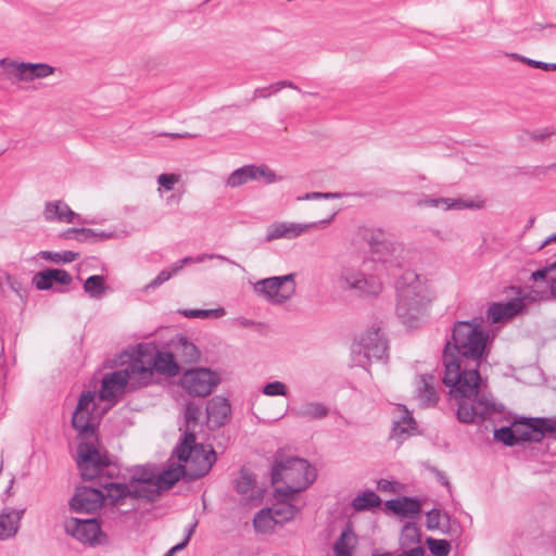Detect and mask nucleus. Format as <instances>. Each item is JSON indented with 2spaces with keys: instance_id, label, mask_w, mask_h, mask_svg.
Masks as SVG:
<instances>
[{
  "instance_id": "1",
  "label": "nucleus",
  "mask_w": 556,
  "mask_h": 556,
  "mask_svg": "<svg viewBox=\"0 0 556 556\" xmlns=\"http://www.w3.org/2000/svg\"><path fill=\"white\" fill-rule=\"evenodd\" d=\"M488 341L489 332L480 319L459 320L443 350L442 381L450 388L448 401L457 406V418L464 424L491 419L504 412V405L486 392L479 372Z\"/></svg>"
},
{
  "instance_id": "2",
  "label": "nucleus",
  "mask_w": 556,
  "mask_h": 556,
  "mask_svg": "<svg viewBox=\"0 0 556 556\" xmlns=\"http://www.w3.org/2000/svg\"><path fill=\"white\" fill-rule=\"evenodd\" d=\"M317 473L307 460L299 457L280 458L276 456L271 467V483L283 482L276 488L278 496H290L307 489L316 479Z\"/></svg>"
},
{
  "instance_id": "3",
  "label": "nucleus",
  "mask_w": 556,
  "mask_h": 556,
  "mask_svg": "<svg viewBox=\"0 0 556 556\" xmlns=\"http://www.w3.org/2000/svg\"><path fill=\"white\" fill-rule=\"evenodd\" d=\"M428 303L419 276L413 270L405 271L397 282V317L407 327H415Z\"/></svg>"
},
{
  "instance_id": "4",
  "label": "nucleus",
  "mask_w": 556,
  "mask_h": 556,
  "mask_svg": "<svg viewBox=\"0 0 556 556\" xmlns=\"http://www.w3.org/2000/svg\"><path fill=\"white\" fill-rule=\"evenodd\" d=\"M173 457H176L179 463H184L181 465L186 478L189 480H197L205 476L216 462L214 448L198 444L194 433L188 430L185 431L182 440L174 448L169 462Z\"/></svg>"
},
{
  "instance_id": "5",
  "label": "nucleus",
  "mask_w": 556,
  "mask_h": 556,
  "mask_svg": "<svg viewBox=\"0 0 556 556\" xmlns=\"http://www.w3.org/2000/svg\"><path fill=\"white\" fill-rule=\"evenodd\" d=\"M77 466L84 480H92L100 476L113 477L118 468L106 452L99 448V440H83L77 446Z\"/></svg>"
},
{
  "instance_id": "6",
  "label": "nucleus",
  "mask_w": 556,
  "mask_h": 556,
  "mask_svg": "<svg viewBox=\"0 0 556 556\" xmlns=\"http://www.w3.org/2000/svg\"><path fill=\"white\" fill-rule=\"evenodd\" d=\"M295 274L261 279L253 285V291L273 305H281L295 293Z\"/></svg>"
},
{
  "instance_id": "7",
  "label": "nucleus",
  "mask_w": 556,
  "mask_h": 556,
  "mask_svg": "<svg viewBox=\"0 0 556 556\" xmlns=\"http://www.w3.org/2000/svg\"><path fill=\"white\" fill-rule=\"evenodd\" d=\"M388 343L379 327H372L363 333L352 352L357 354L355 359L358 366L366 367L369 362L387 358Z\"/></svg>"
},
{
  "instance_id": "8",
  "label": "nucleus",
  "mask_w": 556,
  "mask_h": 556,
  "mask_svg": "<svg viewBox=\"0 0 556 556\" xmlns=\"http://www.w3.org/2000/svg\"><path fill=\"white\" fill-rule=\"evenodd\" d=\"M151 359V353L146 351L144 344H139L132 352L128 365L122 369L124 375H127L130 390H137L152 383L154 372Z\"/></svg>"
},
{
  "instance_id": "9",
  "label": "nucleus",
  "mask_w": 556,
  "mask_h": 556,
  "mask_svg": "<svg viewBox=\"0 0 556 556\" xmlns=\"http://www.w3.org/2000/svg\"><path fill=\"white\" fill-rule=\"evenodd\" d=\"M220 378L216 371L208 368H193L184 372L180 387L190 396L205 397L219 384Z\"/></svg>"
},
{
  "instance_id": "10",
  "label": "nucleus",
  "mask_w": 556,
  "mask_h": 556,
  "mask_svg": "<svg viewBox=\"0 0 556 556\" xmlns=\"http://www.w3.org/2000/svg\"><path fill=\"white\" fill-rule=\"evenodd\" d=\"M0 67L9 77L13 76L21 81L46 78L55 71L53 66L46 63L15 62L8 59L0 60Z\"/></svg>"
},
{
  "instance_id": "11",
  "label": "nucleus",
  "mask_w": 556,
  "mask_h": 556,
  "mask_svg": "<svg viewBox=\"0 0 556 556\" xmlns=\"http://www.w3.org/2000/svg\"><path fill=\"white\" fill-rule=\"evenodd\" d=\"M514 427L520 442H539L545 434H556L555 418H522L515 421Z\"/></svg>"
},
{
  "instance_id": "12",
  "label": "nucleus",
  "mask_w": 556,
  "mask_h": 556,
  "mask_svg": "<svg viewBox=\"0 0 556 556\" xmlns=\"http://www.w3.org/2000/svg\"><path fill=\"white\" fill-rule=\"evenodd\" d=\"M333 216L313 223H288V222H276L268 225L266 229L265 241L271 242L278 239H295L309 229L323 227L328 225L332 220Z\"/></svg>"
},
{
  "instance_id": "13",
  "label": "nucleus",
  "mask_w": 556,
  "mask_h": 556,
  "mask_svg": "<svg viewBox=\"0 0 556 556\" xmlns=\"http://www.w3.org/2000/svg\"><path fill=\"white\" fill-rule=\"evenodd\" d=\"M180 478H186L182 465L180 463H172L168 465L167 469L160 473H155L152 488H146L141 492L139 491V494L142 495V498L155 501L162 491L170 489L180 480Z\"/></svg>"
},
{
  "instance_id": "14",
  "label": "nucleus",
  "mask_w": 556,
  "mask_h": 556,
  "mask_svg": "<svg viewBox=\"0 0 556 556\" xmlns=\"http://www.w3.org/2000/svg\"><path fill=\"white\" fill-rule=\"evenodd\" d=\"M339 281L345 289L356 290L366 294H377L381 285L372 277L352 266H344L341 269Z\"/></svg>"
},
{
  "instance_id": "15",
  "label": "nucleus",
  "mask_w": 556,
  "mask_h": 556,
  "mask_svg": "<svg viewBox=\"0 0 556 556\" xmlns=\"http://www.w3.org/2000/svg\"><path fill=\"white\" fill-rule=\"evenodd\" d=\"M264 180L267 184L277 181L276 174L267 166L244 165L235 169L227 178L226 185L231 188H238L250 181Z\"/></svg>"
},
{
  "instance_id": "16",
  "label": "nucleus",
  "mask_w": 556,
  "mask_h": 556,
  "mask_svg": "<svg viewBox=\"0 0 556 556\" xmlns=\"http://www.w3.org/2000/svg\"><path fill=\"white\" fill-rule=\"evenodd\" d=\"M104 500V492L90 486H79L71 500V508L76 513L91 514L98 510Z\"/></svg>"
},
{
  "instance_id": "17",
  "label": "nucleus",
  "mask_w": 556,
  "mask_h": 556,
  "mask_svg": "<svg viewBox=\"0 0 556 556\" xmlns=\"http://www.w3.org/2000/svg\"><path fill=\"white\" fill-rule=\"evenodd\" d=\"M65 530L83 543L93 544L101 534V527L96 519L71 518L65 522Z\"/></svg>"
},
{
  "instance_id": "18",
  "label": "nucleus",
  "mask_w": 556,
  "mask_h": 556,
  "mask_svg": "<svg viewBox=\"0 0 556 556\" xmlns=\"http://www.w3.org/2000/svg\"><path fill=\"white\" fill-rule=\"evenodd\" d=\"M144 349L151 353L153 372L168 377H175L179 374L180 368L174 353L160 351L152 344H144Z\"/></svg>"
},
{
  "instance_id": "19",
  "label": "nucleus",
  "mask_w": 556,
  "mask_h": 556,
  "mask_svg": "<svg viewBox=\"0 0 556 556\" xmlns=\"http://www.w3.org/2000/svg\"><path fill=\"white\" fill-rule=\"evenodd\" d=\"M126 388H128L127 375H124L122 369L115 370L103 377L99 397L102 401H112L114 403L124 393Z\"/></svg>"
},
{
  "instance_id": "20",
  "label": "nucleus",
  "mask_w": 556,
  "mask_h": 556,
  "mask_svg": "<svg viewBox=\"0 0 556 556\" xmlns=\"http://www.w3.org/2000/svg\"><path fill=\"white\" fill-rule=\"evenodd\" d=\"M523 307L525 300L519 298L511 299L505 303H493L486 311V317L493 324L501 323L516 316L518 313L522 312Z\"/></svg>"
},
{
  "instance_id": "21",
  "label": "nucleus",
  "mask_w": 556,
  "mask_h": 556,
  "mask_svg": "<svg viewBox=\"0 0 556 556\" xmlns=\"http://www.w3.org/2000/svg\"><path fill=\"white\" fill-rule=\"evenodd\" d=\"M396 409L400 414V417L397 420L393 421L390 439H394L399 443H402L404 439H406L417 429V424L406 406L399 404Z\"/></svg>"
},
{
  "instance_id": "22",
  "label": "nucleus",
  "mask_w": 556,
  "mask_h": 556,
  "mask_svg": "<svg viewBox=\"0 0 556 556\" xmlns=\"http://www.w3.org/2000/svg\"><path fill=\"white\" fill-rule=\"evenodd\" d=\"M72 426L78 432L83 440H90L98 438L96 435L94 417L91 412L78 410L73 413Z\"/></svg>"
},
{
  "instance_id": "23",
  "label": "nucleus",
  "mask_w": 556,
  "mask_h": 556,
  "mask_svg": "<svg viewBox=\"0 0 556 556\" xmlns=\"http://www.w3.org/2000/svg\"><path fill=\"white\" fill-rule=\"evenodd\" d=\"M207 419L215 427L225 425L230 414V404L225 397L214 396L206 405Z\"/></svg>"
},
{
  "instance_id": "24",
  "label": "nucleus",
  "mask_w": 556,
  "mask_h": 556,
  "mask_svg": "<svg viewBox=\"0 0 556 556\" xmlns=\"http://www.w3.org/2000/svg\"><path fill=\"white\" fill-rule=\"evenodd\" d=\"M418 206H431L437 208L447 210H465L478 207L472 201H465L463 199L453 198H430L425 197L417 201Z\"/></svg>"
},
{
  "instance_id": "25",
  "label": "nucleus",
  "mask_w": 556,
  "mask_h": 556,
  "mask_svg": "<svg viewBox=\"0 0 556 556\" xmlns=\"http://www.w3.org/2000/svg\"><path fill=\"white\" fill-rule=\"evenodd\" d=\"M386 506L395 515H400L405 518H414L421 509L420 502L408 496L389 500L386 502Z\"/></svg>"
},
{
  "instance_id": "26",
  "label": "nucleus",
  "mask_w": 556,
  "mask_h": 556,
  "mask_svg": "<svg viewBox=\"0 0 556 556\" xmlns=\"http://www.w3.org/2000/svg\"><path fill=\"white\" fill-rule=\"evenodd\" d=\"M45 219L48 222L72 223L78 215L63 201L47 202L43 211Z\"/></svg>"
},
{
  "instance_id": "27",
  "label": "nucleus",
  "mask_w": 556,
  "mask_h": 556,
  "mask_svg": "<svg viewBox=\"0 0 556 556\" xmlns=\"http://www.w3.org/2000/svg\"><path fill=\"white\" fill-rule=\"evenodd\" d=\"M255 476L245 468L239 471V475L232 481L233 489L240 494L247 503H251L255 496Z\"/></svg>"
},
{
  "instance_id": "28",
  "label": "nucleus",
  "mask_w": 556,
  "mask_h": 556,
  "mask_svg": "<svg viewBox=\"0 0 556 556\" xmlns=\"http://www.w3.org/2000/svg\"><path fill=\"white\" fill-rule=\"evenodd\" d=\"M435 377L433 375H420L416 380V394L426 406H433L438 402V394L433 387Z\"/></svg>"
},
{
  "instance_id": "29",
  "label": "nucleus",
  "mask_w": 556,
  "mask_h": 556,
  "mask_svg": "<svg viewBox=\"0 0 556 556\" xmlns=\"http://www.w3.org/2000/svg\"><path fill=\"white\" fill-rule=\"evenodd\" d=\"M23 514L24 509H11L0 514V540L12 538L17 533Z\"/></svg>"
},
{
  "instance_id": "30",
  "label": "nucleus",
  "mask_w": 556,
  "mask_h": 556,
  "mask_svg": "<svg viewBox=\"0 0 556 556\" xmlns=\"http://www.w3.org/2000/svg\"><path fill=\"white\" fill-rule=\"evenodd\" d=\"M155 472L150 467H137L132 475L130 480V485L134 489V495L135 497H141L142 495L139 494V491L141 492L146 488H152V482H154Z\"/></svg>"
},
{
  "instance_id": "31",
  "label": "nucleus",
  "mask_w": 556,
  "mask_h": 556,
  "mask_svg": "<svg viewBox=\"0 0 556 556\" xmlns=\"http://www.w3.org/2000/svg\"><path fill=\"white\" fill-rule=\"evenodd\" d=\"M295 416L307 418L309 420H317L325 418L329 409L320 402H304L298 408L293 409Z\"/></svg>"
},
{
  "instance_id": "32",
  "label": "nucleus",
  "mask_w": 556,
  "mask_h": 556,
  "mask_svg": "<svg viewBox=\"0 0 556 556\" xmlns=\"http://www.w3.org/2000/svg\"><path fill=\"white\" fill-rule=\"evenodd\" d=\"M356 542V535L351 528H344L333 545L334 556H352Z\"/></svg>"
},
{
  "instance_id": "33",
  "label": "nucleus",
  "mask_w": 556,
  "mask_h": 556,
  "mask_svg": "<svg viewBox=\"0 0 556 556\" xmlns=\"http://www.w3.org/2000/svg\"><path fill=\"white\" fill-rule=\"evenodd\" d=\"M175 356L180 362L189 364L197 362L199 358V350L198 348L187 340L186 337H180L175 343Z\"/></svg>"
},
{
  "instance_id": "34",
  "label": "nucleus",
  "mask_w": 556,
  "mask_h": 556,
  "mask_svg": "<svg viewBox=\"0 0 556 556\" xmlns=\"http://www.w3.org/2000/svg\"><path fill=\"white\" fill-rule=\"evenodd\" d=\"M191 261H192L191 256H186V257L179 260L178 262L174 263L170 266V268H165V269L161 270L157 274V276L150 283H148L144 287V291L160 287L161 285H163L164 282L169 280L175 274L180 271L186 264L191 263Z\"/></svg>"
},
{
  "instance_id": "35",
  "label": "nucleus",
  "mask_w": 556,
  "mask_h": 556,
  "mask_svg": "<svg viewBox=\"0 0 556 556\" xmlns=\"http://www.w3.org/2000/svg\"><path fill=\"white\" fill-rule=\"evenodd\" d=\"M105 493L104 497H109L113 504L130 496L135 497L134 489L130 484L119 482H109L102 485Z\"/></svg>"
},
{
  "instance_id": "36",
  "label": "nucleus",
  "mask_w": 556,
  "mask_h": 556,
  "mask_svg": "<svg viewBox=\"0 0 556 556\" xmlns=\"http://www.w3.org/2000/svg\"><path fill=\"white\" fill-rule=\"evenodd\" d=\"M279 502L269 508L270 513L275 515V519L277 525H282L286 521H289L294 518L298 513V508L285 501L288 496H278Z\"/></svg>"
},
{
  "instance_id": "37",
  "label": "nucleus",
  "mask_w": 556,
  "mask_h": 556,
  "mask_svg": "<svg viewBox=\"0 0 556 556\" xmlns=\"http://www.w3.org/2000/svg\"><path fill=\"white\" fill-rule=\"evenodd\" d=\"M83 289L90 298L99 300L105 295L109 288L103 276L93 275L85 280Z\"/></svg>"
},
{
  "instance_id": "38",
  "label": "nucleus",
  "mask_w": 556,
  "mask_h": 556,
  "mask_svg": "<svg viewBox=\"0 0 556 556\" xmlns=\"http://www.w3.org/2000/svg\"><path fill=\"white\" fill-rule=\"evenodd\" d=\"M277 525L275 515L268 509H261L253 519V526L258 533H270Z\"/></svg>"
},
{
  "instance_id": "39",
  "label": "nucleus",
  "mask_w": 556,
  "mask_h": 556,
  "mask_svg": "<svg viewBox=\"0 0 556 556\" xmlns=\"http://www.w3.org/2000/svg\"><path fill=\"white\" fill-rule=\"evenodd\" d=\"M531 279L545 280L549 285L551 294L556 299V262H553L532 273Z\"/></svg>"
},
{
  "instance_id": "40",
  "label": "nucleus",
  "mask_w": 556,
  "mask_h": 556,
  "mask_svg": "<svg viewBox=\"0 0 556 556\" xmlns=\"http://www.w3.org/2000/svg\"><path fill=\"white\" fill-rule=\"evenodd\" d=\"M381 504V498L374 491H365L354 497L352 506L356 511L367 510Z\"/></svg>"
},
{
  "instance_id": "41",
  "label": "nucleus",
  "mask_w": 556,
  "mask_h": 556,
  "mask_svg": "<svg viewBox=\"0 0 556 556\" xmlns=\"http://www.w3.org/2000/svg\"><path fill=\"white\" fill-rule=\"evenodd\" d=\"M40 255L42 258L50 261L55 264H67L72 263L78 257V253L73 251H62V252H52V251H41Z\"/></svg>"
},
{
  "instance_id": "42",
  "label": "nucleus",
  "mask_w": 556,
  "mask_h": 556,
  "mask_svg": "<svg viewBox=\"0 0 556 556\" xmlns=\"http://www.w3.org/2000/svg\"><path fill=\"white\" fill-rule=\"evenodd\" d=\"M494 439L501 441L506 446H514L520 442L514 425L511 427L495 429Z\"/></svg>"
},
{
  "instance_id": "43",
  "label": "nucleus",
  "mask_w": 556,
  "mask_h": 556,
  "mask_svg": "<svg viewBox=\"0 0 556 556\" xmlns=\"http://www.w3.org/2000/svg\"><path fill=\"white\" fill-rule=\"evenodd\" d=\"M442 520L450 521L448 514H442L439 509L433 508L426 514V526L428 530L442 529Z\"/></svg>"
},
{
  "instance_id": "44",
  "label": "nucleus",
  "mask_w": 556,
  "mask_h": 556,
  "mask_svg": "<svg viewBox=\"0 0 556 556\" xmlns=\"http://www.w3.org/2000/svg\"><path fill=\"white\" fill-rule=\"evenodd\" d=\"M426 543L434 556H447L451 552V544L446 540L427 538Z\"/></svg>"
},
{
  "instance_id": "45",
  "label": "nucleus",
  "mask_w": 556,
  "mask_h": 556,
  "mask_svg": "<svg viewBox=\"0 0 556 556\" xmlns=\"http://www.w3.org/2000/svg\"><path fill=\"white\" fill-rule=\"evenodd\" d=\"M180 313L187 318H218L225 315V309L223 307L214 309H184Z\"/></svg>"
},
{
  "instance_id": "46",
  "label": "nucleus",
  "mask_w": 556,
  "mask_h": 556,
  "mask_svg": "<svg viewBox=\"0 0 556 556\" xmlns=\"http://www.w3.org/2000/svg\"><path fill=\"white\" fill-rule=\"evenodd\" d=\"M420 542L419 529L414 523L404 526L401 534V544H418Z\"/></svg>"
},
{
  "instance_id": "47",
  "label": "nucleus",
  "mask_w": 556,
  "mask_h": 556,
  "mask_svg": "<svg viewBox=\"0 0 556 556\" xmlns=\"http://www.w3.org/2000/svg\"><path fill=\"white\" fill-rule=\"evenodd\" d=\"M113 237L112 232L105 231H96L90 228H78L76 241L86 242L93 238H99L100 240L110 239Z\"/></svg>"
},
{
  "instance_id": "48",
  "label": "nucleus",
  "mask_w": 556,
  "mask_h": 556,
  "mask_svg": "<svg viewBox=\"0 0 556 556\" xmlns=\"http://www.w3.org/2000/svg\"><path fill=\"white\" fill-rule=\"evenodd\" d=\"M262 392L267 396H286L288 394V389L283 382L273 381L265 384Z\"/></svg>"
},
{
  "instance_id": "49",
  "label": "nucleus",
  "mask_w": 556,
  "mask_h": 556,
  "mask_svg": "<svg viewBox=\"0 0 556 556\" xmlns=\"http://www.w3.org/2000/svg\"><path fill=\"white\" fill-rule=\"evenodd\" d=\"M33 282L38 290H49L53 287L52 277L49 269L37 273Z\"/></svg>"
},
{
  "instance_id": "50",
  "label": "nucleus",
  "mask_w": 556,
  "mask_h": 556,
  "mask_svg": "<svg viewBox=\"0 0 556 556\" xmlns=\"http://www.w3.org/2000/svg\"><path fill=\"white\" fill-rule=\"evenodd\" d=\"M94 399L96 394L92 391H84L78 399L76 408L78 410L91 412V408L94 407Z\"/></svg>"
},
{
  "instance_id": "51",
  "label": "nucleus",
  "mask_w": 556,
  "mask_h": 556,
  "mask_svg": "<svg viewBox=\"0 0 556 556\" xmlns=\"http://www.w3.org/2000/svg\"><path fill=\"white\" fill-rule=\"evenodd\" d=\"M201 415V407L193 403L188 402L185 406V418L186 422L189 426L190 424L195 425L199 420V417Z\"/></svg>"
},
{
  "instance_id": "52",
  "label": "nucleus",
  "mask_w": 556,
  "mask_h": 556,
  "mask_svg": "<svg viewBox=\"0 0 556 556\" xmlns=\"http://www.w3.org/2000/svg\"><path fill=\"white\" fill-rule=\"evenodd\" d=\"M49 273L51 274L53 285L68 286L73 280L72 276L64 269L49 268Z\"/></svg>"
},
{
  "instance_id": "53",
  "label": "nucleus",
  "mask_w": 556,
  "mask_h": 556,
  "mask_svg": "<svg viewBox=\"0 0 556 556\" xmlns=\"http://www.w3.org/2000/svg\"><path fill=\"white\" fill-rule=\"evenodd\" d=\"M342 195L338 192H307L302 197H298V201H311V200H330L340 199Z\"/></svg>"
},
{
  "instance_id": "54",
  "label": "nucleus",
  "mask_w": 556,
  "mask_h": 556,
  "mask_svg": "<svg viewBox=\"0 0 556 556\" xmlns=\"http://www.w3.org/2000/svg\"><path fill=\"white\" fill-rule=\"evenodd\" d=\"M180 176L177 174H161L157 177V184L166 191L174 189V186L179 181Z\"/></svg>"
},
{
  "instance_id": "55",
  "label": "nucleus",
  "mask_w": 556,
  "mask_h": 556,
  "mask_svg": "<svg viewBox=\"0 0 556 556\" xmlns=\"http://www.w3.org/2000/svg\"><path fill=\"white\" fill-rule=\"evenodd\" d=\"M513 56L515 59L521 60L523 63L528 64L529 66H531L533 68H541L544 71L556 70V63H545L542 61H535V60H531V59H528L525 56H519L517 54H513Z\"/></svg>"
},
{
  "instance_id": "56",
  "label": "nucleus",
  "mask_w": 556,
  "mask_h": 556,
  "mask_svg": "<svg viewBox=\"0 0 556 556\" xmlns=\"http://www.w3.org/2000/svg\"><path fill=\"white\" fill-rule=\"evenodd\" d=\"M195 527H197V521H195V522H193L192 525H190V526L186 529V535H185V539H184L180 543H178V544L174 545L172 548H169V551H174V555H175L177 552L182 551V549L188 545V543H189V541H190V539H191V536H192V534H193V532H194Z\"/></svg>"
},
{
  "instance_id": "57",
  "label": "nucleus",
  "mask_w": 556,
  "mask_h": 556,
  "mask_svg": "<svg viewBox=\"0 0 556 556\" xmlns=\"http://www.w3.org/2000/svg\"><path fill=\"white\" fill-rule=\"evenodd\" d=\"M213 258L220 260L223 262H227L229 264L239 266L235 261L228 258L227 256H224V255H220V254H214V253H211V254H206V253L200 254L197 257H192L191 262L202 263V262H204L206 260H213Z\"/></svg>"
},
{
  "instance_id": "58",
  "label": "nucleus",
  "mask_w": 556,
  "mask_h": 556,
  "mask_svg": "<svg viewBox=\"0 0 556 556\" xmlns=\"http://www.w3.org/2000/svg\"><path fill=\"white\" fill-rule=\"evenodd\" d=\"M554 134V130L552 128H544V129H538L532 132H529V136L531 139L536 141H543L549 136Z\"/></svg>"
},
{
  "instance_id": "59",
  "label": "nucleus",
  "mask_w": 556,
  "mask_h": 556,
  "mask_svg": "<svg viewBox=\"0 0 556 556\" xmlns=\"http://www.w3.org/2000/svg\"><path fill=\"white\" fill-rule=\"evenodd\" d=\"M276 92H273L271 85L266 87H257L253 92V100L255 99H266L270 97L271 94H275Z\"/></svg>"
},
{
  "instance_id": "60",
  "label": "nucleus",
  "mask_w": 556,
  "mask_h": 556,
  "mask_svg": "<svg viewBox=\"0 0 556 556\" xmlns=\"http://www.w3.org/2000/svg\"><path fill=\"white\" fill-rule=\"evenodd\" d=\"M273 92H278L283 88H290L293 90L301 91V89L290 80H280L271 84Z\"/></svg>"
},
{
  "instance_id": "61",
  "label": "nucleus",
  "mask_w": 556,
  "mask_h": 556,
  "mask_svg": "<svg viewBox=\"0 0 556 556\" xmlns=\"http://www.w3.org/2000/svg\"><path fill=\"white\" fill-rule=\"evenodd\" d=\"M433 471H434L439 482H441L443 485H445L447 488H451L450 481H448V479H447V477L445 476L444 472H442V471H440L438 469H434Z\"/></svg>"
},
{
  "instance_id": "62",
  "label": "nucleus",
  "mask_w": 556,
  "mask_h": 556,
  "mask_svg": "<svg viewBox=\"0 0 556 556\" xmlns=\"http://www.w3.org/2000/svg\"><path fill=\"white\" fill-rule=\"evenodd\" d=\"M78 232V228H68L61 235L64 239H74L76 240Z\"/></svg>"
},
{
  "instance_id": "63",
  "label": "nucleus",
  "mask_w": 556,
  "mask_h": 556,
  "mask_svg": "<svg viewBox=\"0 0 556 556\" xmlns=\"http://www.w3.org/2000/svg\"><path fill=\"white\" fill-rule=\"evenodd\" d=\"M165 136H168V137H172V138H193L195 137V135L193 134H190V132H185V134H178V132H166L164 134Z\"/></svg>"
},
{
  "instance_id": "64",
  "label": "nucleus",
  "mask_w": 556,
  "mask_h": 556,
  "mask_svg": "<svg viewBox=\"0 0 556 556\" xmlns=\"http://www.w3.org/2000/svg\"><path fill=\"white\" fill-rule=\"evenodd\" d=\"M556 241V233H553L549 237H547L543 242L542 244L540 245V249H543L544 247H546L547 244L552 243V242H555Z\"/></svg>"
}]
</instances>
